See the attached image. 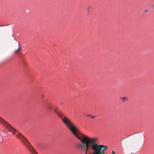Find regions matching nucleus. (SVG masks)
Segmentation results:
<instances>
[{
    "label": "nucleus",
    "mask_w": 154,
    "mask_h": 154,
    "mask_svg": "<svg viewBox=\"0 0 154 154\" xmlns=\"http://www.w3.org/2000/svg\"><path fill=\"white\" fill-rule=\"evenodd\" d=\"M72 133L81 142L76 144V146L79 149L82 150L85 149V154H99L94 144L95 140H92L91 137L82 134L77 129Z\"/></svg>",
    "instance_id": "f257e3e1"
},
{
    "label": "nucleus",
    "mask_w": 154,
    "mask_h": 154,
    "mask_svg": "<svg viewBox=\"0 0 154 154\" xmlns=\"http://www.w3.org/2000/svg\"><path fill=\"white\" fill-rule=\"evenodd\" d=\"M54 111L61 118L63 122L72 133L77 129L67 117L64 116H62V115H63V114L58 113L56 109H54Z\"/></svg>",
    "instance_id": "f03ea898"
},
{
    "label": "nucleus",
    "mask_w": 154,
    "mask_h": 154,
    "mask_svg": "<svg viewBox=\"0 0 154 154\" xmlns=\"http://www.w3.org/2000/svg\"><path fill=\"white\" fill-rule=\"evenodd\" d=\"M91 139L95 140L94 141V144L95 146V149L98 152V154H104V151L105 149H107V146L103 145H98L97 143L98 139L97 137H91Z\"/></svg>",
    "instance_id": "7ed1b4c3"
},
{
    "label": "nucleus",
    "mask_w": 154,
    "mask_h": 154,
    "mask_svg": "<svg viewBox=\"0 0 154 154\" xmlns=\"http://www.w3.org/2000/svg\"><path fill=\"white\" fill-rule=\"evenodd\" d=\"M16 137L18 138L27 147L29 151L34 149L30 143L28 141L26 138L21 134L18 133L16 135Z\"/></svg>",
    "instance_id": "20e7f679"
},
{
    "label": "nucleus",
    "mask_w": 154,
    "mask_h": 154,
    "mask_svg": "<svg viewBox=\"0 0 154 154\" xmlns=\"http://www.w3.org/2000/svg\"><path fill=\"white\" fill-rule=\"evenodd\" d=\"M0 123L4 125L6 127V128H7L10 131L12 132L13 134H14L16 132V129L12 127L9 124L0 117Z\"/></svg>",
    "instance_id": "39448f33"
},
{
    "label": "nucleus",
    "mask_w": 154,
    "mask_h": 154,
    "mask_svg": "<svg viewBox=\"0 0 154 154\" xmlns=\"http://www.w3.org/2000/svg\"><path fill=\"white\" fill-rule=\"evenodd\" d=\"M18 44L19 47L18 48H15L14 49V53L15 54L20 53V50H21V48L20 47V45L19 43H18Z\"/></svg>",
    "instance_id": "423d86ee"
},
{
    "label": "nucleus",
    "mask_w": 154,
    "mask_h": 154,
    "mask_svg": "<svg viewBox=\"0 0 154 154\" xmlns=\"http://www.w3.org/2000/svg\"><path fill=\"white\" fill-rule=\"evenodd\" d=\"M120 98L122 100L123 102L128 101V97H122Z\"/></svg>",
    "instance_id": "0eeeda50"
},
{
    "label": "nucleus",
    "mask_w": 154,
    "mask_h": 154,
    "mask_svg": "<svg viewBox=\"0 0 154 154\" xmlns=\"http://www.w3.org/2000/svg\"><path fill=\"white\" fill-rule=\"evenodd\" d=\"M48 109L50 110H53V106L51 104H49L47 106Z\"/></svg>",
    "instance_id": "6e6552de"
},
{
    "label": "nucleus",
    "mask_w": 154,
    "mask_h": 154,
    "mask_svg": "<svg viewBox=\"0 0 154 154\" xmlns=\"http://www.w3.org/2000/svg\"><path fill=\"white\" fill-rule=\"evenodd\" d=\"M32 154H38L34 149L30 151Z\"/></svg>",
    "instance_id": "1a4fd4ad"
},
{
    "label": "nucleus",
    "mask_w": 154,
    "mask_h": 154,
    "mask_svg": "<svg viewBox=\"0 0 154 154\" xmlns=\"http://www.w3.org/2000/svg\"><path fill=\"white\" fill-rule=\"evenodd\" d=\"M91 8V7L89 5H88L87 6V10L89 11L90 9Z\"/></svg>",
    "instance_id": "9d476101"
},
{
    "label": "nucleus",
    "mask_w": 154,
    "mask_h": 154,
    "mask_svg": "<svg viewBox=\"0 0 154 154\" xmlns=\"http://www.w3.org/2000/svg\"><path fill=\"white\" fill-rule=\"evenodd\" d=\"M143 12H145L146 14H147L148 12V11L147 10H143Z\"/></svg>",
    "instance_id": "9b49d317"
},
{
    "label": "nucleus",
    "mask_w": 154,
    "mask_h": 154,
    "mask_svg": "<svg viewBox=\"0 0 154 154\" xmlns=\"http://www.w3.org/2000/svg\"><path fill=\"white\" fill-rule=\"evenodd\" d=\"M90 117L91 118H95V117L94 116H92L91 115L90 116Z\"/></svg>",
    "instance_id": "f8f14e48"
},
{
    "label": "nucleus",
    "mask_w": 154,
    "mask_h": 154,
    "mask_svg": "<svg viewBox=\"0 0 154 154\" xmlns=\"http://www.w3.org/2000/svg\"><path fill=\"white\" fill-rule=\"evenodd\" d=\"M112 154H115V152L114 151H112Z\"/></svg>",
    "instance_id": "ddd939ff"
},
{
    "label": "nucleus",
    "mask_w": 154,
    "mask_h": 154,
    "mask_svg": "<svg viewBox=\"0 0 154 154\" xmlns=\"http://www.w3.org/2000/svg\"><path fill=\"white\" fill-rule=\"evenodd\" d=\"M90 116H91V115H88L86 116H90Z\"/></svg>",
    "instance_id": "4468645a"
},
{
    "label": "nucleus",
    "mask_w": 154,
    "mask_h": 154,
    "mask_svg": "<svg viewBox=\"0 0 154 154\" xmlns=\"http://www.w3.org/2000/svg\"><path fill=\"white\" fill-rule=\"evenodd\" d=\"M7 62V61H5V62Z\"/></svg>",
    "instance_id": "2eb2a0df"
},
{
    "label": "nucleus",
    "mask_w": 154,
    "mask_h": 154,
    "mask_svg": "<svg viewBox=\"0 0 154 154\" xmlns=\"http://www.w3.org/2000/svg\"><path fill=\"white\" fill-rule=\"evenodd\" d=\"M60 104H62V103H61Z\"/></svg>",
    "instance_id": "dca6fc26"
}]
</instances>
